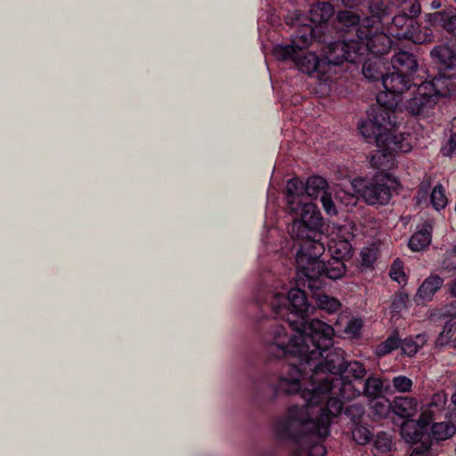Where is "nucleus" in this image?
I'll use <instances>...</instances> for the list:
<instances>
[{"label":"nucleus","instance_id":"8fccbe9b","mask_svg":"<svg viewBox=\"0 0 456 456\" xmlns=\"http://www.w3.org/2000/svg\"><path fill=\"white\" fill-rule=\"evenodd\" d=\"M362 328V322L361 319H354L347 322L345 332L351 337L356 338L360 335Z\"/></svg>","mask_w":456,"mask_h":456},{"label":"nucleus","instance_id":"de8ad7c7","mask_svg":"<svg viewBox=\"0 0 456 456\" xmlns=\"http://www.w3.org/2000/svg\"><path fill=\"white\" fill-rule=\"evenodd\" d=\"M322 208L325 213L330 216H336L338 214V210L336 205L331 198V194L328 192L327 194H323L320 199Z\"/></svg>","mask_w":456,"mask_h":456},{"label":"nucleus","instance_id":"423d86ee","mask_svg":"<svg viewBox=\"0 0 456 456\" xmlns=\"http://www.w3.org/2000/svg\"><path fill=\"white\" fill-rule=\"evenodd\" d=\"M395 126H375L366 128V133H361L367 139L373 138L376 142L378 151L370 157V162L377 169H390L396 153H406L411 150L410 142L403 134L392 132Z\"/></svg>","mask_w":456,"mask_h":456},{"label":"nucleus","instance_id":"7c9ffc66","mask_svg":"<svg viewBox=\"0 0 456 456\" xmlns=\"http://www.w3.org/2000/svg\"><path fill=\"white\" fill-rule=\"evenodd\" d=\"M305 195H307V201L311 200L320 199L323 194L328 193L329 184L328 182L318 175L311 176L305 183Z\"/></svg>","mask_w":456,"mask_h":456},{"label":"nucleus","instance_id":"473e14b6","mask_svg":"<svg viewBox=\"0 0 456 456\" xmlns=\"http://www.w3.org/2000/svg\"><path fill=\"white\" fill-rule=\"evenodd\" d=\"M367 4L370 14L378 20L389 16L394 8L392 0H369Z\"/></svg>","mask_w":456,"mask_h":456},{"label":"nucleus","instance_id":"f3484780","mask_svg":"<svg viewBox=\"0 0 456 456\" xmlns=\"http://www.w3.org/2000/svg\"><path fill=\"white\" fill-rule=\"evenodd\" d=\"M295 62L297 68L306 74L318 72L322 75L329 74L324 58L318 57L314 53H305L304 50L296 49V52L289 57Z\"/></svg>","mask_w":456,"mask_h":456},{"label":"nucleus","instance_id":"052dcab7","mask_svg":"<svg viewBox=\"0 0 456 456\" xmlns=\"http://www.w3.org/2000/svg\"><path fill=\"white\" fill-rule=\"evenodd\" d=\"M390 176H391V175H390L389 174H386V175H384V177H386L388 181H391V180H390Z\"/></svg>","mask_w":456,"mask_h":456},{"label":"nucleus","instance_id":"f8f14e48","mask_svg":"<svg viewBox=\"0 0 456 456\" xmlns=\"http://www.w3.org/2000/svg\"><path fill=\"white\" fill-rule=\"evenodd\" d=\"M357 47V40L350 37L328 45L324 50L323 58L329 73L332 72L333 68L342 65L345 61L361 63Z\"/></svg>","mask_w":456,"mask_h":456},{"label":"nucleus","instance_id":"9b49d317","mask_svg":"<svg viewBox=\"0 0 456 456\" xmlns=\"http://www.w3.org/2000/svg\"><path fill=\"white\" fill-rule=\"evenodd\" d=\"M322 27L313 26L307 23L297 25L292 35L291 44L276 45L273 49V56L279 61H288L289 57L296 52V49L305 50L314 39L321 40Z\"/></svg>","mask_w":456,"mask_h":456},{"label":"nucleus","instance_id":"f257e3e1","mask_svg":"<svg viewBox=\"0 0 456 456\" xmlns=\"http://www.w3.org/2000/svg\"><path fill=\"white\" fill-rule=\"evenodd\" d=\"M344 354L340 348L329 352L312 350L304 360L288 362L287 374L281 375L272 385L273 395H291L301 392L302 398L316 403L323 393L338 395L335 379L343 374Z\"/></svg>","mask_w":456,"mask_h":456},{"label":"nucleus","instance_id":"58836bf2","mask_svg":"<svg viewBox=\"0 0 456 456\" xmlns=\"http://www.w3.org/2000/svg\"><path fill=\"white\" fill-rule=\"evenodd\" d=\"M372 440L377 453H387L391 451L393 438L390 433L379 431L375 436L373 435Z\"/></svg>","mask_w":456,"mask_h":456},{"label":"nucleus","instance_id":"2f4dec72","mask_svg":"<svg viewBox=\"0 0 456 456\" xmlns=\"http://www.w3.org/2000/svg\"><path fill=\"white\" fill-rule=\"evenodd\" d=\"M311 291V297L314 300L316 306L328 314H334L341 307V303L335 297H330L320 291V289H314Z\"/></svg>","mask_w":456,"mask_h":456},{"label":"nucleus","instance_id":"3c124183","mask_svg":"<svg viewBox=\"0 0 456 456\" xmlns=\"http://www.w3.org/2000/svg\"><path fill=\"white\" fill-rule=\"evenodd\" d=\"M362 265L370 267L376 260V252L370 248H363L361 251Z\"/></svg>","mask_w":456,"mask_h":456},{"label":"nucleus","instance_id":"72a5a7b5","mask_svg":"<svg viewBox=\"0 0 456 456\" xmlns=\"http://www.w3.org/2000/svg\"><path fill=\"white\" fill-rule=\"evenodd\" d=\"M352 245L347 240H338L333 241L329 246V251L330 252V258L346 262L351 259Z\"/></svg>","mask_w":456,"mask_h":456},{"label":"nucleus","instance_id":"412c9836","mask_svg":"<svg viewBox=\"0 0 456 456\" xmlns=\"http://www.w3.org/2000/svg\"><path fill=\"white\" fill-rule=\"evenodd\" d=\"M412 81L413 77L395 70L392 73L386 74L381 84L384 89L401 96L404 92L408 91L411 86H415Z\"/></svg>","mask_w":456,"mask_h":456},{"label":"nucleus","instance_id":"b1692460","mask_svg":"<svg viewBox=\"0 0 456 456\" xmlns=\"http://www.w3.org/2000/svg\"><path fill=\"white\" fill-rule=\"evenodd\" d=\"M443 284L444 279L439 275L436 274L426 278L419 286L414 297V301L417 305H422L431 301L434 295L442 288Z\"/></svg>","mask_w":456,"mask_h":456},{"label":"nucleus","instance_id":"20e7f679","mask_svg":"<svg viewBox=\"0 0 456 456\" xmlns=\"http://www.w3.org/2000/svg\"><path fill=\"white\" fill-rule=\"evenodd\" d=\"M323 227L310 229L304 236L294 239L297 241L296 268L297 273L307 278V288L310 290L321 289L324 276L336 281L343 278L346 273L345 262L330 258L327 262L320 258L325 252Z\"/></svg>","mask_w":456,"mask_h":456},{"label":"nucleus","instance_id":"864d4df0","mask_svg":"<svg viewBox=\"0 0 456 456\" xmlns=\"http://www.w3.org/2000/svg\"><path fill=\"white\" fill-rule=\"evenodd\" d=\"M454 152L456 153V132L451 135L447 144L442 148V153L444 156H451Z\"/></svg>","mask_w":456,"mask_h":456},{"label":"nucleus","instance_id":"393cba45","mask_svg":"<svg viewBox=\"0 0 456 456\" xmlns=\"http://www.w3.org/2000/svg\"><path fill=\"white\" fill-rule=\"evenodd\" d=\"M366 373V369L362 362L358 361H346L343 368V374L335 379L337 385L336 392H338V387H341V384L338 382V379H346L352 380L354 383L357 384V386H360V382L363 381V378Z\"/></svg>","mask_w":456,"mask_h":456},{"label":"nucleus","instance_id":"a211bd4d","mask_svg":"<svg viewBox=\"0 0 456 456\" xmlns=\"http://www.w3.org/2000/svg\"><path fill=\"white\" fill-rule=\"evenodd\" d=\"M452 77L438 74L429 80H425L420 84V91L427 89L431 95L436 96V102L439 98L456 96V84Z\"/></svg>","mask_w":456,"mask_h":456},{"label":"nucleus","instance_id":"5fc2aeb1","mask_svg":"<svg viewBox=\"0 0 456 456\" xmlns=\"http://www.w3.org/2000/svg\"><path fill=\"white\" fill-rule=\"evenodd\" d=\"M369 0H340L342 5L347 9H358L364 6Z\"/></svg>","mask_w":456,"mask_h":456},{"label":"nucleus","instance_id":"1a4fd4ad","mask_svg":"<svg viewBox=\"0 0 456 456\" xmlns=\"http://www.w3.org/2000/svg\"><path fill=\"white\" fill-rule=\"evenodd\" d=\"M447 402V395L444 391L435 393L428 407L422 411L417 421L409 420L403 424V430L407 437H418L417 430L428 433V427L431 422L440 419L443 416H446L445 404Z\"/></svg>","mask_w":456,"mask_h":456},{"label":"nucleus","instance_id":"f03ea898","mask_svg":"<svg viewBox=\"0 0 456 456\" xmlns=\"http://www.w3.org/2000/svg\"><path fill=\"white\" fill-rule=\"evenodd\" d=\"M303 399L304 405L289 407L284 415L273 421L274 435L279 441L293 444H322L330 435L331 418L343 413L344 399L331 392L322 394L316 403Z\"/></svg>","mask_w":456,"mask_h":456},{"label":"nucleus","instance_id":"680f3d73","mask_svg":"<svg viewBox=\"0 0 456 456\" xmlns=\"http://www.w3.org/2000/svg\"><path fill=\"white\" fill-rule=\"evenodd\" d=\"M456 2V0H454Z\"/></svg>","mask_w":456,"mask_h":456},{"label":"nucleus","instance_id":"aec40b11","mask_svg":"<svg viewBox=\"0 0 456 456\" xmlns=\"http://www.w3.org/2000/svg\"><path fill=\"white\" fill-rule=\"evenodd\" d=\"M436 96L431 95L427 89L420 91V85L413 97L408 100L406 110L411 115H420L428 111L436 104Z\"/></svg>","mask_w":456,"mask_h":456},{"label":"nucleus","instance_id":"0eeeda50","mask_svg":"<svg viewBox=\"0 0 456 456\" xmlns=\"http://www.w3.org/2000/svg\"><path fill=\"white\" fill-rule=\"evenodd\" d=\"M271 307L274 317L287 322L292 330L306 321L315 309L305 292L297 288L289 289L287 296L275 294Z\"/></svg>","mask_w":456,"mask_h":456},{"label":"nucleus","instance_id":"37998d69","mask_svg":"<svg viewBox=\"0 0 456 456\" xmlns=\"http://www.w3.org/2000/svg\"><path fill=\"white\" fill-rule=\"evenodd\" d=\"M392 386L397 393H409L412 390L413 382L404 375H398L393 378Z\"/></svg>","mask_w":456,"mask_h":456},{"label":"nucleus","instance_id":"e433bc0d","mask_svg":"<svg viewBox=\"0 0 456 456\" xmlns=\"http://www.w3.org/2000/svg\"><path fill=\"white\" fill-rule=\"evenodd\" d=\"M342 414L347 419L346 426L349 428V427L363 422L365 408L360 403H354L346 406Z\"/></svg>","mask_w":456,"mask_h":456},{"label":"nucleus","instance_id":"a878e982","mask_svg":"<svg viewBox=\"0 0 456 456\" xmlns=\"http://www.w3.org/2000/svg\"><path fill=\"white\" fill-rule=\"evenodd\" d=\"M432 239V225L425 222L422 227L410 238L408 246L411 251L419 252L427 248Z\"/></svg>","mask_w":456,"mask_h":456},{"label":"nucleus","instance_id":"dca6fc26","mask_svg":"<svg viewBox=\"0 0 456 456\" xmlns=\"http://www.w3.org/2000/svg\"><path fill=\"white\" fill-rule=\"evenodd\" d=\"M430 57L440 74L456 78V52L452 47L437 45L431 49Z\"/></svg>","mask_w":456,"mask_h":456},{"label":"nucleus","instance_id":"5701e85b","mask_svg":"<svg viewBox=\"0 0 456 456\" xmlns=\"http://www.w3.org/2000/svg\"><path fill=\"white\" fill-rule=\"evenodd\" d=\"M361 63H362V75L369 82H382L387 70V65L383 59L365 56Z\"/></svg>","mask_w":456,"mask_h":456},{"label":"nucleus","instance_id":"ddd939ff","mask_svg":"<svg viewBox=\"0 0 456 456\" xmlns=\"http://www.w3.org/2000/svg\"><path fill=\"white\" fill-rule=\"evenodd\" d=\"M341 387H338V395L350 401L357 396L363 395L368 399H377L383 395L384 382L374 375L369 376L360 386L346 379H338Z\"/></svg>","mask_w":456,"mask_h":456},{"label":"nucleus","instance_id":"9d476101","mask_svg":"<svg viewBox=\"0 0 456 456\" xmlns=\"http://www.w3.org/2000/svg\"><path fill=\"white\" fill-rule=\"evenodd\" d=\"M388 30L394 37L410 40L417 45L430 42L433 38L430 28L421 27L415 19L401 12L393 17Z\"/></svg>","mask_w":456,"mask_h":456},{"label":"nucleus","instance_id":"c85d7f7f","mask_svg":"<svg viewBox=\"0 0 456 456\" xmlns=\"http://www.w3.org/2000/svg\"><path fill=\"white\" fill-rule=\"evenodd\" d=\"M417 433H419L420 436H418V437H407L403 430V426L401 427V434L403 438L407 443H411L415 445L410 456H427L426 453L428 452L432 444L430 441V434L419 430H417Z\"/></svg>","mask_w":456,"mask_h":456},{"label":"nucleus","instance_id":"79ce46f5","mask_svg":"<svg viewBox=\"0 0 456 456\" xmlns=\"http://www.w3.org/2000/svg\"><path fill=\"white\" fill-rule=\"evenodd\" d=\"M430 202L433 208L437 211L444 209L446 207L448 200L442 184H436L434 187L430 194Z\"/></svg>","mask_w":456,"mask_h":456},{"label":"nucleus","instance_id":"c9c22d12","mask_svg":"<svg viewBox=\"0 0 456 456\" xmlns=\"http://www.w3.org/2000/svg\"><path fill=\"white\" fill-rule=\"evenodd\" d=\"M431 436L436 441H444L452 437L455 432L456 428L453 424L445 421L431 422Z\"/></svg>","mask_w":456,"mask_h":456},{"label":"nucleus","instance_id":"6e6d98bb","mask_svg":"<svg viewBox=\"0 0 456 456\" xmlns=\"http://www.w3.org/2000/svg\"><path fill=\"white\" fill-rule=\"evenodd\" d=\"M442 331L452 339L456 331V322H446Z\"/></svg>","mask_w":456,"mask_h":456},{"label":"nucleus","instance_id":"49530a36","mask_svg":"<svg viewBox=\"0 0 456 456\" xmlns=\"http://www.w3.org/2000/svg\"><path fill=\"white\" fill-rule=\"evenodd\" d=\"M438 319H445V318H456V300L450 302L449 304L444 305L437 311Z\"/></svg>","mask_w":456,"mask_h":456},{"label":"nucleus","instance_id":"bb28decb","mask_svg":"<svg viewBox=\"0 0 456 456\" xmlns=\"http://www.w3.org/2000/svg\"><path fill=\"white\" fill-rule=\"evenodd\" d=\"M417 400L409 396H395L392 402V411L403 419L411 418L417 412Z\"/></svg>","mask_w":456,"mask_h":456},{"label":"nucleus","instance_id":"a18cd8bd","mask_svg":"<svg viewBox=\"0 0 456 456\" xmlns=\"http://www.w3.org/2000/svg\"><path fill=\"white\" fill-rule=\"evenodd\" d=\"M389 276L392 280L401 282L404 281V272H403V265L400 259H395L389 270Z\"/></svg>","mask_w":456,"mask_h":456},{"label":"nucleus","instance_id":"13d9d810","mask_svg":"<svg viewBox=\"0 0 456 456\" xmlns=\"http://www.w3.org/2000/svg\"><path fill=\"white\" fill-rule=\"evenodd\" d=\"M452 402L454 404V408L452 410L451 419L452 421L456 423V393L452 395Z\"/></svg>","mask_w":456,"mask_h":456},{"label":"nucleus","instance_id":"a19ab883","mask_svg":"<svg viewBox=\"0 0 456 456\" xmlns=\"http://www.w3.org/2000/svg\"><path fill=\"white\" fill-rule=\"evenodd\" d=\"M392 410V403L384 398L381 401H375L370 406V411L375 420L382 419L387 417Z\"/></svg>","mask_w":456,"mask_h":456},{"label":"nucleus","instance_id":"4d7b16f0","mask_svg":"<svg viewBox=\"0 0 456 456\" xmlns=\"http://www.w3.org/2000/svg\"><path fill=\"white\" fill-rule=\"evenodd\" d=\"M452 339H451L448 336L443 333V331H441L437 336L435 343L436 346L442 347L448 345L449 343L452 344Z\"/></svg>","mask_w":456,"mask_h":456},{"label":"nucleus","instance_id":"7ed1b4c3","mask_svg":"<svg viewBox=\"0 0 456 456\" xmlns=\"http://www.w3.org/2000/svg\"><path fill=\"white\" fill-rule=\"evenodd\" d=\"M293 330L296 333L289 335L283 326L275 325L265 335L270 359L298 362L312 350L327 352L333 345V327L318 319L306 320Z\"/></svg>","mask_w":456,"mask_h":456},{"label":"nucleus","instance_id":"f704fd0d","mask_svg":"<svg viewBox=\"0 0 456 456\" xmlns=\"http://www.w3.org/2000/svg\"><path fill=\"white\" fill-rule=\"evenodd\" d=\"M348 430L352 434L353 440L359 445H365L373 438L371 427L364 422L349 427Z\"/></svg>","mask_w":456,"mask_h":456},{"label":"nucleus","instance_id":"4be33fe9","mask_svg":"<svg viewBox=\"0 0 456 456\" xmlns=\"http://www.w3.org/2000/svg\"><path fill=\"white\" fill-rule=\"evenodd\" d=\"M394 70L399 71L413 77L419 69L416 56L407 51H400L394 54L391 59Z\"/></svg>","mask_w":456,"mask_h":456},{"label":"nucleus","instance_id":"bf43d9fd","mask_svg":"<svg viewBox=\"0 0 456 456\" xmlns=\"http://www.w3.org/2000/svg\"><path fill=\"white\" fill-rule=\"evenodd\" d=\"M452 346L453 348H456V338L452 339Z\"/></svg>","mask_w":456,"mask_h":456},{"label":"nucleus","instance_id":"c756f323","mask_svg":"<svg viewBox=\"0 0 456 456\" xmlns=\"http://www.w3.org/2000/svg\"><path fill=\"white\" fill-rule=\"evenodd\" d=\"M335 13L334 7L328 2H318L312 5L309 13V20L318 26L327 22Z\"/></svg>","mask_w":456,"mask_h":456},{"label":"nucleus","instance_id":"4c0bfd02","mask_svg":"<svg viewBox=\"0 0 456 456\" xmlns=\"http://www.w3.org/2000/svg\"><path fill=\"white\" fill-rule=\"evenodd\" d=\"M290 456H326V448L322 444L315 443L312 446L294 444Z\"/></svg>","mask_w":456,"mask_h":456},{"label":"nucleus","instance_id":"4468645a","mask_svg":"<svg viewBox=\"0 0 456 456\" xmlns=\"http://www.w3.org/2000/svg\"><path fill=\"white\" fill-rule=\"evenodd\" d=\"M365 34V36H359V39H356L361 62L365 59V56L379 57L390 51L392 40L387 34L370 26L368 33Z\"/></svg>","mask_w":456,"mask_h":456},{"label":"nucleus","instance_id":"6e6552de","mask_svg":"<svg viewBox=\"0 0 456 456\" xmlns=\"http://www.w3.org/2000/svg\"><path fill=\"white\" fill-rule=\"evenodd\" d=\"M401 96L385 89L377 94V104L368 112V119L359 125L360 133H366V128L375 126H396L395 110Z\"/></svg>","mask_w":456,"mask_h":456},{"label":"nucleus","instance_id":"6ab92c4d","mask_svg":"<svg viewBox=\"0 0 456 456\" xmlns=\"http://www.w3.org/2000/svg\"><path fill=\"white\" fill-rule=\"evenodd\" d=\"M336 21L338 28L346 33L354 36V39H359V36H365L369 31V26L361 24V16L349 10L338 11L336 15Z\"/></svg>","mask_w":456,"mask_h":456},{"label":"nucleus","instance_id":"2eb2a0df","mask_svg":"<svg viewBox=\"0 0 456 456\" xmlns=\"http://www.w3.org/2000/svg\"><path fill=\"white\" fill-rule=\"evenodd\" d=\"M354 187L358 197L370 206L387 205L392 196V187L378 180L362 181Z\"/></svg>","mask_w":456,"mask_h":456},{"label":"nucleus","instance_id":"09e8293b","mask_svg":"<svg viewBox=\"0 0 456 456\" xmlns=\"http://www.w3.org/2000/svg\"><path fill=\"white\" fill-rule=\"evenodd\" d=\"M408 301V295L404 293H400L396 295L392 302H391V311L393 313H400L403 308L406 307V303Z\"/></svg>","mask_w":456,"mask_h":456},{"label":"nucleus","instance_id":"603ef678","mask_svg":"<svg viewBox=\"0 0 456 456\" xmlns=\"http://www.w3.org/2000/svg\"><path fill=\"white\" fill-rule=\"evenodd\" d=\"M420 4L416 1L411 2L409 4H406L401 11V12H403V14H406L407 16H410L415 20L416 17L420 13Z\"/></svg>","mask_w":456,"mask_h":456},{"label":"nucleus","instance_id":"ea45409f","mask_svg":"<svg viewBox=\"0 0 456 456\" xmlns=\"http://www.w3.org/2000/svg\"><path fill=\"white\" fill-rule=\"evenodd\" d=\"M401 338L398 337L397 332L389 336L385 341L377 346L375 354L381 357L388 354L393 350L400 348Z\"/></svg>","mask_w":456,"mask_h":456},{"label":"nucleus","instance_id":"39448f33","mask_svg":"<svg viewBox=\"0 0 456 456\" xmlns=\"http://www.w3.org/2000/svg\"><path fill=\"white\" fill-rule=\"evenodd\" d=\"M287 209L295 215L290 235L293 239L302 237L310 229L324 226V221L316 205L307 201L305 183L298 178L288 180L286 185Z\"/></svg>","mask_w":456,"mask_h":456},{"label":"nucleus","instance_id":"cd10ccee","mask_svg":"<svg viewBox=\"0 0 456 456\" xmlns=\"http://www.w3.org/2000/svg\"><path fill=\"white\" fill-rule=\"evenodd\" d=\"M430 20L456 37V9H447L431 14Z\"/></svg>","mask_w":456,"mask_h":456},{"label":"nucleus","instance_id":"c03bdc74","mask_svg":"<svg viewBox=\"0 0 456 456\" xmlns=\"http://www.w3.org/2000/svg\"><path fill=\"white\" fill-rule=\"evenodd\" d=\"M419 347L420 346L412 338H405L403 340L401 339L400 349L403 355L411 357L418 352Z\"/></svg>","mask_w":456,"mask_h":456}]
</instances>
